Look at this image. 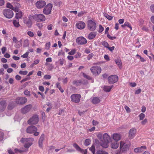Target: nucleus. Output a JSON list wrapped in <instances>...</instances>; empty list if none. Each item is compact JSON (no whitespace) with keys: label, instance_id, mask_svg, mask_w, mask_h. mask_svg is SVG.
<instances>
[{"label":"nucleus","instance_id":"f257e3e1","mask_svg":"<svg viewBox=\"0 0 154 154\" xmlns=\"http://www.w3.org/2000/svg\"><path fill=\"white\" fill-rule=\"evenodd\" d=\"M97 137L102 142L100 143V145L103 148H107L109 141L111 139L110 136L107 133H105L103 135L102 133H99L97 134Z\"/></svg>","mask_w":154,"mask_h":154},{"label":"nucleus","instance_id":"f03ea898","mask_svg":"<svg viewBox=\"0 0 154 154\" xmlns=\"http://www.w3.org/2000/svg\"><path fill=\"white\" fill-rule=\"evenodd\" d=\"M34 140L33 138H22L20 140V142L24 143V147L25 148L28 149L32 144Z\"/></svg>","mask_w":154,"mask_h":154},{"label":"nucleus","instance_id":"7ed1b4c3","mask_svg":"<svg viewBox=\"0 0 154 154\" xmlns=\"http://www.w3.org/2000/svg\"><path fill=\"white\" fill-rule=\"evenodd\" d=\"M37 128L34 126L30 125L26 129V132L29 134L34 133L35 136H37L39 133L37 131Z\"/></svg>","mask_w":154,"mask_h":154},{"label":"nucleus","instance_id":"20e7f679","mask_svg":"<svg viewBox=\"0 0 154 154\" xmlns=\"http://www.w3.org/2000/svg\"><path fill=\"white\" fill-rule=\"evenodd\" d=\"M88 29L91 31L95 30L97 28V25L95 21L92 20H88L87 23Z\"/></svg>","mask_w":154,"mask_h":154},{"label":"nucleus","instance_id":"39448f33","mask_svg":"<svg viewBox=\"0 0 154 154\" xmlns=\"http://www.w3.org/2000/svg\"><path fill=\"white\" fill-rule=\"evenodd\" d=\"M33 19L37 22L44 21H45L46 18L45 16L42 14H35L32 16Z\"/></svg>","mask_w":154,"mask_h":154},{"label":"nucleus","instance_id":"423d86ee","mask_svg":"<svg viewBox=\"0 0 154 154\" xmlns=\"http://www.w3.org/2000/svg\"><path fill=\"white\" fill-rule=\"evenodd\" d=\"M130 145L129 144L124 142L123 141H121L120 142V148L122 152L127 151L129 149Z\"/></svg>","mask_w":154,"mask_h":154},{"label":"nucleus","instance_id":"0eeeda50","mask_svg":"<svg viewBox=\"0 0 154 154\" xmlns=\"http://www.w3.org/2000/svg\"><path fill=\"white\" fill-rule=\"evenodd\" d=\"M91 72L94 75H97L100 74L101 71V68L97 66H94L92 67L90 69Z\"/></svg>","mask_w":154,"mask_h":154},{"label":"nucleus","instance_id":"6e6552de","mask_svg":"<svg viewBox=\"0 0 154 154\" xmlns=\"http://www.w3.org/2000/svg\"><path fill=\"white\" fill-rule=\"evenodd\" d=\"M81 98V95L79 94H73L70 97L71 101L75 103L79 102Z\"/></svg>","mask_w":154,"mask_h":154},{"label":"nucleus","instance_id":"1a4fd4ad","mask_svg":"<svg viewBox=\"0 0 154 154\" xmlns=\"http://www.w3.org/2000/svg\"><path fill=\"white\" fill-rule=\"evenodd\" d=\"M38 121V117L37 115L33 116L28 121V123L29 125L36 124Z\"/></svg>","mask_w":154,"mask_h":154},{"label":"nucleus","instance_id":"9d476101","mask_svg":"<svg viewBox=\"0 0 154 154\" xmlns=\"http://www.w3.org/2000/svg\"><path fill=\"white\" fill-rule=\"evenodd\" d=\"M3 14L6 17L9 19L12 18L14 15L13 11L8 9H6L3 11Z\"/></svg>","mask_w":154,"mask_h":154},{"label":"nucleus","instance_id":"9b49d317","mask_svg":"<svg viewBox=\"0 0 154 154\" xmlns=\"http://www.w3.org/2000/svg\"><path fill=\"white\" fill-rule=\"evenodd\" d=\"M76 42L79 45L85 44L87 42L86 39L83 37H78L76 39Z\"/></svg>","mask_w":154,"mask_h":154},{"label":"nucleus","instance_id":"f8f14e48","mask_svg":"<svg viewBox=\"0 0 154 154\" xmlns=\"http://www.w3.org/2000/svg\"><path fill=\"white\" fill-rule=\"evenodd\" d=\"M52 8V4L49 3L44 8L43 13L45 14H50Z\"/></svg>","mask_w":154,"mask_h":154},{"label":"nucleus","instance_id":"ddd939ff","mask_svg":"<svg viewBox=\"0 0 154 154\" xmlns=\"http://www.w3.org/2000/svg\"><path fill=\"white\" fill-rule=\"evenodd\" d=\"M118 79V77L115 75L109 76L108 79V81L109 84H113L116 82Z\"/></svg>","mask_w":154,"mask_h":154},{"label":"nucleus","instance_id":"4468645a","mask_svg":"<svg viewBox=\"0 0 154 154\" xmlns=\"http://www.w3.org/2000/svg\"><path fill=\"white\" fill-rule=\"evenodd\" d=\"M27 101V99L25 97H21L17 98L15 100L16 103L18 104H23L26 103Z\"/></svg>","mask_w":154,"mask_h":154},{"label":"nucleus","instance_id":"2eb2a0df","mask_svg":"<svg viewBox=\"0 0 154 154\" xmlns=\"http://www.w3.org/2000/svg\"><path fill=\"white\" fill-rule=\"evenodd\" d=\"M32 107L31 104L27 105L21 109V111L22 113L25 114L29 112Z\"/></svg>","mask_w":154,"mask_h":154},{"label":"nucleus","instance_id":"dca6fc26","mask_svg":"<svg viewBox=\"0 0 154 154\" xmlns=\"http://www.w3.org/2000/svg\"><path fill=\"white\" fill-rule=\"evenodd\" d=\"M136 132V130L135 128L130 129L129 132V137L130 139L133 138L135 136Z\"/></svg>","mask_w":154,"mask_h":154},{"label":"nucleus","instance_id":"f3484780","mask_svg":"<svg viewBox=\"0 0 154 154\" xmlns=\"http://www.w3.org/2000/svg\"><path fill=\"white\" fill-rule=\"evenodd\" d=\"M121 135L118 133H114L111 135V137L115 141L117 142L121 138Z\"/></svg>","mask_w":154,"mask_h":154},{"label":"nucleus","instance_id":"a211bd4d","mask_svg":"<svg viewBox=\"0 0 154 154\" xmlns=\"http://www.w3.org/2000/svg\"><path fill=\"white\" fill-rule=\"evenodd\" d=\"M146 146H143L134 149V152L135 153H140L143 152L144 150V149H146Z\"/></svg>","mask_w":154,"mask_h":154},{"label":"nucleus","instance_id":"6ab92c4d","mask_svg":"<svg viewBox=\"0 0 154 154\" xmlns=\"http://www.w3.org/2000/svg\"><path fill=\"white\" fill-rule=\"evenodd\" d=\"M35 5L38 8H41L46 5V2L44 1H39L36 3Z\"/></svg>","mask_w":154,"mask_h":154},{"label":"nucleus","instance_id":"aec40b11","mask_svg":"<svg viewBox=\"0 0 154 154\" xmlns=\"http://www.w3.org/2000/svg\"><path fill=\"white\" fill-rule=\"evenodd\" d=\"M76 26L78 29H82L85 28V24L82 21H79L76 23Z\"/></svg>","mask_w":154,"mask_h":154},{"label":"nucleus","instance_id":"412c9836","mask_svg":"<svg viewBox=\"0 0 154 154\" xmlns=\"http://www.w3.org/2000/svg\"><path fill=\"white\" fill-rule=\"evenodd\" d=\"M45 134H42L39 140L38 141V144L39 147L40 148H42V147L43 145V142L45 139Z\"/></svg>","mask_w":154,"mask_h":154},{"label":"nucleus","instance_id":"4be33fe9","mask_svg":"<svg viewBox=\"0 0 154 154\" xmlns=\"http://www.w3.org/2000/svg\"><path fill=\"white\" fill-rule=\"evenodd\" d=\"M6 106V103L5 101H2L0 102V112L4 110Z\"/></svg>","mask_w":154,"mask_h":154},{"label":"nucleus","instance_id":"5701e85b","mask_svg":"<svg viewBox=\"0 0 154 154\" xmlns=\"http://www.w3.org/2000/svg\"><path fill=\"white\" fill-rule=\"evenodd\" d=\"M96 35V32H91L88 35L87 38L89 40H91L95 38Z\"/></svg>","mask_w":154,"mask_h":154},{"label":"nucleus","instance_id":"b1692460","mask_svg":"<svg viewBox=\"0 0 154 154\" xmlns=\"http://www.w3.org/2000/svg\"><path fill=\"white\" fill-rule=\"evenodd\" d=\"M119 146V143L115 141L112 142L110 144V147L112 149H116Z\"/></svg>","mask_w":154,"mask_h":154},{"label":"nucleus","instance_id":"393cba45","mask_svg":"<svg viewBox=\"0 0 154 154\" xmlns=\"http://www.w3.org/2000/svg\"><path fill=\"white\" fill-rule=\"evenodd\" d=\"M73 147L75 148L77 150L80 152L83 153L85 151V150L81 149L77 144L74 143L73 144Z\"/></svg>","mask_w":154,"mask_h":154},{"label":"nucleus","instance_id":"a878e982","mask_svg":"<svg viewBox=\"0 0 154 154\" xmlns=\"http://www.w3.org/2000/svg\"><path fill=\"white\" fill-rule=\"evenodd\" d=\"M100 101V99L98 97H94L92 99V102L94 104H96L99 103Z\"/></svg>","mask_w":154,"mask_h":154},{"label":"nucleus","instance_id":"bb28decb","mask_svg":"<svg viewBox=\"0 0 154 154\" xmlns=\"http://www.w3.org/2000/svg\"><path fill=\"white\" fill-rule=\"evenodd\" d=\"M113 86H104L103 88V90L104 91L106 92H109L112 88Z\"/></svg>","mask_w":154,"mask_h":154},{"label":"nucleus","instance_id":"cd10ccee","mask_svg":"<svg viewBox=\"0 0 154 154\" xmlns=\"http://www.w3.org/2000/svg\"><path fill=\"white\" fill-rule=\"evenodd\" d=\"M103 14L104 16L107 19L109 20H111L113 18V16H110L107 14L103 13Z\"/></svg>","mask_w":154,"mask_h":154},{"label":"nucleus","instance_id":"c85d7f7f","mask_svg":"<svg viewBox=\"0 0 154 154\" xmlns=\"http://www.w3.org/2000/svg\"><path fill=\"white\" fill-rule=\"evenodd\" d=\"M91 139H86L85 141V145L86 146L89 145L91 143Z\"/></svg>","mask_w":154,"mask_h":154},{"label":"nucleus","instance_id":"c756f323","mask_svg":"<svg viewBox=\"0 0 154 154\" xmlns=\"http://www.w3.org/2000/svg\"><path fill=\"white\" fill-rule=\"evenodd\" d=\"M115 62L119 66L120 68H122V62L120 60L118 59L116 60Z\"/></svg>","mask_w":154,"mask_h":154},{"label":"nucleus","instance_id":"7c9ffc66","mask_svg":"<svg viewBox=\"0 0 154 154\" xmlns=\"http://www.w3.org/2000/svg\"><path fill=\"white\" fill-rule=\"evenodd\" d=\"M89 149L92 152L93 154H95V149L94 145H92L89 148Z\"/></svg>","mask_w":154,"mask_h":154},{"label":"nucleus","instance_id":"2f4dec72","mask_svg":"<svg viewBox=\"0 0 154 154\" xmlns=\"http://www.w3.org/2000/svg\"><path fill=\"white\" fill-rule=\"evenodd\" d=\"M22 15V12L20 11L17 12V13H16L15 17L17 19H19L20 18Z\"/></svg>","mask_w":154,"mask_h":154},{"label":"nucleus","instance_id":"473e14b6","mask_svg":"<svg viewBox=\"0 0 154 154\" xmlns=\"http://www.w3.org/2000/svg\"><path fill=\"white\" fill-rule=\"evenodd\" d=\"M100 44L104 46L105 47L107 48L109 46V44L106 42L103 41L101 42Z\"/></svg>","mask_w":154,"mask_h":154},{"label":"nucleus","instance_id":"72a5a7b5","mask_svg":"<svg viewBox=\"0 0 154 154\" xmlns=\"http://www.w3.org/2000/svg\"><path fill=\"white\" fill-rule=\"evenodd\" d=\"M13 23L14 26L17 27H19L20 25L19 23V22L18 21H17L16 20H14L13 21Z\"/></svg>","mask_w":154,"mask_h":154},{"label":"nucleus","instance_id":"f704fd0d","mask_svg":"<svg viewBox=\"0 0 154 154\" xmlns=\"http://www.w3.org/2000/svg\"><path fill=\"white\" fill-rule=\"evenodd\" d=\"M15 47L17 48H19L22 45L21 41L20 40L17 41Z\"/></svg>","mask_w":154,"mask_h":154},{"label":"nucleus","instance_id":"c9c22d12","mask_svg":"<svg viewBox=\"0 0 154 154\" xmlns=\"http://www.w3.org/2000/svg\"><path fill=\"white\" fill-rule=\"evenodd\" d=\"M81 83L82 82L80 80L75 81L73 82V84L77 86L80 85Z\"/></svg>","mask_w":154,"mask_h":154},{"label":"nucleus","instance_id":"e433bc0d","mask_svg":"<svg viewBox=\"0 0 154 154\" xmlns=\"http://www.w3.org/2000/svg\"><path fill=\"white\" fill-rule=\"evenodd\" d=\"M140 120H142L145 117V115L143 113H141L138 116Z\"/></svg>","mask_w":154,"mask_h":154},{"label":"nucleus","instance_id":"4c0bfd02","mask_svg":"<svg viewBox=\"0 0 154 154\" xmlns=\"http://www.w3.org/2000/svg\"><path fill=\"white\" fill-rule=\"evenodd\" d=\"M125 26H126L129 28L131 30L132 29V27L129 22H125Z\"/></svg>","mask_w":154,"mask_h":154},{"label":"nucleus","instance_id":"58836bf2","mask_svg":"<svg viewBox=\"0 0 154 154\" xmlns=\"http://www.w3.org/2000/svg\"><path fill=\"white\" fill-rule=\"evenodd\" d=\"M51 43L50 42H48L45 44V48L47 50H49L50 47Z\"/></svg>","mask_w":154,"mask_h":154},{"label":"nucleus","instance_id":"ea45409f","mask_svg":"<svg viewBox=\"0 0 154 154\" xmlns=\"http://www.w3.org/2000/svg\"><path fill=\"white\" fill-rule=\"evenodd\" d=\"M83 75L84 77L88 80H91L92 79L90 76L87 75L85 73H83Z\"/></svg>","mask_w":154,"mask_h":154},{"label":"nucleus","instance_id":"a19ab883","mask_svg":"<svg viewBox=\"0 0 154 154\" xmlns=\"http://www.w3.org/2000/svg\"><path fill=\"white\" fill-rule=\"evenodd\" d=\"M28 72L26 71H20L19 73L20 75H26L27 74Z\"/></svg>","mask_w":154,"mask_h":154},{"label":"nucleus","instance_id":"79ce46f5","mask_svg":"<svg viewBox=\"0 0 154 154\" xmlns=\"http://www.w3.org/2000/svg\"><path fill=\"white\" fill-rule=\"evenodd\" d=\"M76 50L75 49H74L72 50L71 51L69 52L68 53V54L70 55H73L75 54V53L76 52Z\"/></svg>","mask_w":154,"mask_h":154},{"label":"nucleus","instance_id":"37998d69","mask_svg":"<svg viewBox=\"0 0 154 154\" xmlns=\"http://www.w3.org/2000/svg\"><path fill=\"white\" fill-rule=\"evenodd\" d=\"M97 154H108V153L103 151H98L97 152Z\"/></svg>","mask_w":154,"mask_h":154},{"label":"nucleus","instance_id":"c03bdc74","mask_svg":"<svg viewBox=\"0 0 154 154\" xmlns=\"http://www.w3.org/2000/svg\"><path fill=\"white\" fill-rule=\"evenodd\" d=\"M7 7L8 8L13 10L14 7L10 3H8L7 4Z\"/></svg>","mask_w":154,"mask_h":154},{"label":"nucleus","instance_id":"a18cd8bd","mask_svg":"<svg viewBox=\"0 0 154 154\" xmlns=\"http://www.w3.org/2000/svg\"><path fill=\"white\" fill-rule=\"evenodd\" d=\"M107 37L110 40H113L116 38V37L114 36H111L109 34L107 35Z\"/></svg>","mask_w":154,"mask_h":154},{"label":"nucleus","instance_id":"49530a36","mask_svg":"<svg viewBox=\"0 0 154 154\" xmlns=\"http://www.w3.org/2000/svg\"><path fill=\"white\" fill-rule=\"evenodd\" d=\"M15 152H19L21 153L25 151L24 149H15L14 150Z\"/></svg>","mask_w":154,"mask_h":154},{"label":"nucleus","instance_id":"de8ad7c7","mask_svg":"<svg viewBox=\"0 0 154 154\" xmlns=\"http://www.w3.org/2000/svg\"><path fill=\"white\" fill-rule=\"evenodd\" d=\"M27 35L30 37H32L34 36L33 33L30 31H29L27 32Z\"/></svg>","mask_w":154,"mask_h":154},{"label":"nucleus","instance_id":"09e8293b","mask_svg":"<svg viewBox=\"0 0 154 154\" xmlns=\"http://www.w3.org/2000/svg\"><path fill=\"white\" fill-rule=\"evenodd\" d=\"M29 52L27 51L26 52L25 54H23V55L21 56V57L23 58H26L29 55Z\"/></svg>","mask_w":154,"mask_h":154},{"label":"nucleus","instance_id":"8fccbe9b","mask_svg":"<svg viewBox=\"0 0 154 154\" xmlns=\"http://www.w3.org/2000/svg\"><path fill=\"white\" fill-rule=\"evenodd\" d=\"M104 29V28L101 25H99V28L98 30V32L101 33L103 31Z\"/></svg>","mask_w":154,"mask_h":154},{"label":"nucleus","instance_id":"3c124183","mask_svg":"<svg viewBox=\"0 0 154 154\" xmlns=\"http://www.w3.org/2000/svg\"><path fill=\"white\" fill-rule=\"evenodd\" d=\"M24 94L26 95L30 96V92L28 90H25L24 92Z\"/></svg>","mask_w":154,"mask_h":154},{"label":"nucleus","instance_id":"603ef678","mask_svg":"<svg viewBox=\"0 0 154 154\" xmlns=\"http://www.w3.org/2000/svg\"><path fill=\"white\" fill-rule=\"evenodd\" d=\"M136 56L138 57L140 59V61L142 62H144L146 61V60L143 57H142L140 55L137 54Z\"/></svg>","mask_w":154,"mask_h":154},{"label":"nucleus","instance_id":"864d4df0","mask_svg":"<svg viewBox=\"0 0 154 154\" xmlns=\"http://www.w3.org/2000/svg\"><path fill=\"white\" fill-rule=\"evenodd\" d=\"M25 23H26L27 25L29 27H30L32 25V23L31 21L30 20H28L26 22H25Z\"/></svg>","mask_w":154,"mask_h":154},{"label":"nucleus","instance_id":"5fc2aeb1","mask_svg":"<svg viewBox=\"0 0 154 154\" xmlns=\"http://www.w3.org/2000/svg\"><path fill=\"white\" fill-rule=\"evenodd\" d=\"M147 122V119H145L142 121H141V123L142 125H144Z\"/></svg>","mask_w":154,"mask_h":154},{"label":"nucleus","instance_id":"6e6d98bb","mask_svg":"<svg viewBox=\"0 0 154 154\" xmlns=\"http://www.w3.org/2000/svg\"><path fill=\"white\" fill-rule=\"evenodd\" d=\"M3 133L1 131H0V141L3 139Z\"/></svg>","mask_w":154,"mask_h":154},{"label":"nucleus","instance_id":"4d7b16f0","mask_svg":"<svg viewBox=\"0 0 154 154\" xmlns=\"http://www.w3.org/2000/svg\"><path fill=\"white\" fill-rule=\"evenodd\" d=\"M93 55L94 54L92 53L89 54L87 57V59L88 60H90L93 57Z\"/></svg>","mask_w":154,"mask_h":154},{"label":"nucleus","instance_id":"13d9d810","mask_svg":"<svg viewBox=\"0 0 154 154\" xmlns=\"http://www.w3.org/2000/svg\"><path fill=\"white\" fill-rule=\"evenodd\" d=\"M9 82L11 84H13L14 83V80L12 78H10L9 79Z\"/></svg>","mask_w":154,"mask_h":154},{"label":"nucleus","instance_id":"bf43d9fd","mask_svg":"<svg viewBox=\"0 0 154 154\" xmlns=\"http://www.w3.org/2000/svg\"><path fill=\"white\" fill-rule=\"evenodd\" d=\"M51 76L50 75H46L44 76V78L46 79H49L51 78Z\"/></svg>","mask_w":154,"mask_h":154},{"label":"nucleus","instance_id":"052dcab7","mask_svg":"<svg viewBox=\"0 0 154 154\" xmlns=\"http://www.w3.org/2000/svg\"><path fill=\"white\" fill-rule=\"evenodd\" d=\"M37 26L39 29H41L43 26L42 24L41 23H37Z\"/></svg>","mask_w":154,"mask_h":154},{"label":"nucleus","instance_id":"680f3d73","mask_svg":"<svg viewBox=\"0 0 154 154\" xmlns=\"http://www.w3.org/2000/svg\"><path fill=\"white\" fill-rule=\"evenodd\" d=\"M104 58L107 61H109V56L107 55H104Z\"/></svg>","mask_w":154,"mask_h":154},{"label":"nucleus","instance_id":"e2e57ef3","mask_svg":"<svg viewBox=\"0 0 154 154\" xmlns=\"http://www.w3.org/2000/svg\"><path fill=\"white\" fill-rule=\"evenodd\" d=\"M141 90L140 89H138L135 91V94H138L141 92Z\"/></svg>","mask_w":154,"mask_h":154},{"label":"nucleus","instance_id":"0e129e2a","mask_svg":"<svg viewBox=\"0 0 154 154\" xmlns=\"http://www.w3.org/2000/svg\"><path fill=\"white\" fill-rule=\"evenodd\" d=\"M39 90L41 91H44V87L42 86H40L39 87Z\"/></svg>","mask_w":154,"mask_h":154},{"label":"nucleus","instance_id":"69168bd1","mask_svg":"<svg viewBox=\"0 0 154 154\" xmlns=\"http://www.w3.org/2000/svg\"><path fill=\"white\" fill-rule=\"evenodd\" d=\"M92 124L93 125L96 126L98 124V122L96 121L93 120Z\"/></svg>","mask_w":154,"mask_h":154},{"label":"nucleus","instance_id":"338daca9","mask_svg":"<svg viewBox=\"0 0 154 154\" xmlns=\"http://www.w3.org/2000/svg\"><path fill=\"white\" fill-rule=\"evenodd\" d=\"M130 85L132 87H135L136 86V84L134 82H131L130 83Z\"/></svg>","mask_w":154,"mask_h":154},{"label":"nucleus","instance_id":"774afa93","mask_svg":"<svg viewBox=\"0 0 154 154\" xmlns=\"http://www.w3.org/2000/svg\"><path fill=\"white\" fill-rule=\"evenodd\" d=\"M151 11L153 13H154V5H151L150 7Z\"/></svg>","mask_w":154,"mask_h":154}]
</instances>
